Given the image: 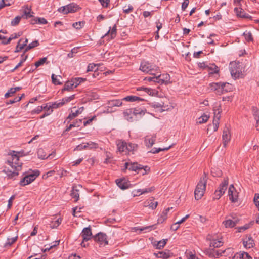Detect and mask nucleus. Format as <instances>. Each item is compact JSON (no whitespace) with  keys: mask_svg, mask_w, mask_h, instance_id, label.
<instances>
[{"mask_svg":"<svg viewBox=\"0 0 259 259\" xmlns=\"http://www.w3.org/2000/svg\"><path fill=\"white\" fill-rule=\"evenodd\" d=\"M7 163L11 169L5 167L2 172L6 174L8 179L15 180L22 169V162L20 161L18 155L15 154L12 155L11 160H8Z\"/></svg>","mask_w":259,"mask_h":259,"instance_id":"obj_1","label":"nucleus"},{"mask_svg":"<svg viewBox=\"0 0 259 259\" xmlns=\"http://www.w3.org/2000/svg\"><path fill=\"white\" fill-rule=\"evenodd\" d=\"M206 183L207 177L204 174L200 179L194 192L195 198L196 200L200 199L203 196L206 190Z\"/></svg>","mask_w":259,"mask_h":259,"instance_id":"obj_2","label":"nucleus"},{"mask_svg":"<svg viewBox=\"0 0 259 259\" xmlns=\"http://www.w3.org/2000/svg\"><path fill=\"white\" fill-rule=\"evenodd\" d=\"M40 175L38 170H35L32 171H28L27 174L19 182L20 185L24 186L30 184Z\"/></svg>","mask_w":259,"mask_h":259,"instance_id":"obj_3","label":"nucleus"},{"mask_svg":"<svg viewBox=\"0 0 259 259\" xmlns=\"http://www.w3.org/2000/svg\"><path fill=\"white\" fill-rule=\"evenodd\" d=\"M231 75L234 79L238 78L242 75V68L239 62H233L230 63Z\"/></svg>","mask_w":259,"mask_h":259,"instance_id":"obj_4","label":"nucleus"},{"mask_svg":"<svg viewBox=\"0 0 259 259\" xmlns=\"http://www.w3.org/2000/svg\"><path fill=\"white\" fill-rule=\"evenodd\" d=\"M239 192L234 187L233 184L229 186L228 190V196L229 197V200L232 203H237L238 201Z\"/></svg>","mask_w":259,"mask_h":259,"instance_id":"obj_5","label":"nucleus"},{"mask_svg":"<svg viewBox=\"0 0 259 259\" xmlns=\"http://www.w3.org/2000/svg\"><path fill=\"white\" fill-rule=\"evenodd\" d=\"M158 68L157 66L148 61H143L141 63L140 70L145 73H151V71H156Z\"/></svg>","mask_w":259,"mask_h":259,"instance_id":"obj_6","label":"nucleus"},{"mask_svg":"<svg viewBox=\"0 0 259 259\" xmlns=\"http://www.w3.org/2000/svg\"><path fill=\"white\" fill-rule=\"evenodd\" d=\"M227 190V180H224V181L220 184L218 189L215 190L213 199H219L225 193Z\"/></svg>","mask_w":259,"mask_h":259,"instance_id":"obj_7","label":"nucleus"},{"mask_svg":"<svg viewBox=\"0 0 259 259\" xmlns=\"http://www.w3.org/2000/svg\"><path fill=\"white\" fill-rule=\"evenodd\" d=\"M214 111V118L213 120V124L209 125L208 130L210 129L211 126H213V131H216L218 128L219 121L220 118V112L219 107L215 106L213 109Z\"/></svg>","mask_w":259,"mask_h":259,"instance_id":"obj_8","label":"nucleus"},{"mask_svg":"<svg viewBox=\"0 0 259 259\" xmlns=\"http://www.w3.org/2000/svg\"><path fill=\"white\" fill-rule=\"evenodd\" d=\"M94 240L97 242L100 246H105L108 244L107 236L106 234L102 232H99L94 236Z\"/></svg>","mask_w":259,"mask_h":259,"instance_id":"obj_9","label":"nucleus"},{"mask_svg":"<svg viewBox=\"0 0 259 259\" xmlns=\"http://www.w3.org/2000/svg\"><path fill=\"white\" fill-rule=\"evenodd\" d=\"M149 168L148 166H145L144 168L141 165L137 163H131L129 170L134 171H137L138 173L141 172L143 175L146 174L147 170H149Z\"/></svg>","mask_w":259,"mask_h":259,"instance_id":"obj_10","label":"nucleus"},{"mask_svg":"<svg viewBox=\"0 0 259 259\" xmlns=\"http://www.w3.org/2000/svg\"><path fill=\"white\" fill-rule=\"evenodd\" d=\"M98 145L97 143L92 141H90L89 142L82 143V144L77 146L74 149V150L80 151L86 148H89L91 149L94 148L96 149L98 148Z\"/></svg>","mask_w":259,"mask_h":259,"instance_id":"obj_11","label":"nucleus"},{"mask_svg":"<svg viewBox=\"0 0 259 259\" xmlns=\"http://www.w3.org/2000/svg\"><path fill=\"white\" fill-rule=\"evenodd\" d=\"M210 87L211 90L215 91L216 93L221 95L224 92V88L226 85V83L218 82L212 83L210 84Z\"/></svg>","mask_w":259,"mask_h":259,"instance_id":"obj_12","label":"nucleus"},{"mask_svg":"<svg viewBox=\"0 0 259 259\" xmlns=\"http://www.w3.org/2000/svg\"><path fill=\"white\" fill-rule=\"evenodd\" d=\"M83 110V107H81L78 109H76V107H73L71 110V113L68 116L66 119V121L69 120L68 122H69L72 119L77 117L80 114L82 113Z\"/></svg>","mask_w":259,"mask_h":259,"instance_id":"obj_13","label":"nucleus"},{"mask_svg":"<svg viewBox=\"0 0 259 259\" xmlns=\"http://www.w3.org/2000/svg\"><path fill=\"white\" fill-rule=\"evenodd\" d=\"M81 236L83 241H88L90 240L93 236L92 235V230L90 226L85 227L83 229L81 233Z\"/></svg>","mask_w":259,"mask_h":259,"instance_id":"obj_14","label":"nucleus"},{"mask_svg":"<svg viewBox=\"0 0 259 259\" xmlns=\"http://www.w3.org/2000/svg\"><path fill=\"white\" fill-rule=\"evenodd\" d=\"M135 112L133 111V109H127L123 112V115L125 119L128 121L132 122L135 118Z\"/></svg>","mask_w":259,"mask_h":259,"instance_id":"obj_15","label":"nucleus"},{"mask_svg":"<svg viewBox=\"0 0 259 259\" xmlns=\"http://www.w3.org/2000/svg\"><path fill=\"white\" fill-rule=\"evenodd\" d=\"M158 205V202L157 201H154V198L153 197H151L149 199H147L143 203V206L145 207H148L149 208L151 209H155Z\"/></svg>","mask_w":259,"mask_h":259,"instance_id":"obj_16","label":"nucleus"},{"mask_svg":"<svg viewBox=\"0 0 259 259\" xmlns=\"http://www.w3.org/2000/svg\"><path fill=\"white\" fill-rule=\"evenodd\" d=\"M234 11L238 17L245 19H251V16L246 13L245 11L241 8H234Z\"/></svg>","mask_w":259,"mask_h":259,"instance_id":"obj_17","label":"nucleus"},{"mask_svg":"<svg viewBox=\"0 0 259 259\" xmlns=\"http://www.w3.org/2000/svg\"><path fill=\"white\" fill-rule=\"evenodd\" d=\"M38 157L41 159H52L55 157V153L54 152L49 154L47 156L46 154H44V149L40 148L37 151Z\"/></svg>","mask_w":259,"mask_h":259,"instance_id":"obj_18","label":"nucleus"},{"mask_svg":"<svg viewBox=\"0 0 259 259\" xmlns=\"http://www.w3.org/2000/svg\"><path fill=\"white\" fill-rule=\"evenodd\" d=\"M81 186L80 185L78 186H74L72 187V192L71 193V196L72 198L75 199V201L76 202L78 201L79 198V188H81Z\"/></svg>","mask_w":259,"mask_h":259,"instance_id":"obj_19","label":"nucleus"},{"mask_svg":"<svg viewBox=\"0 0 259 259\" xmlns=\"http://www.w3.org/2000/svg\"><path fill=\"white\" fill-rule=\"evenodd\" d=\"M156 136L153 135L151 137L146 136L145 138V144L148 147H151L154 144L156 140Z\"/></svg>","mask_w":259,"mask_h":259,"instance_id":"obj_20","label":"nucleus"},{"mask_svg":"<svg viewBox=\"0 0 259 259\" xmlns=\"http://www.w3.org/2000/svg\"><path fill=\"white\" fill-rule=\"evenodd\" d=\"M243 246L246 249L252 248L254 245V240L251 237L244 239L243 241Z\"/></svg>","mask_w":259,"mask_h":259,"instance_id":"obj_21","label":"nucleus"},{"mask_svg":"<svg viewBox=\"0 0 259 259\" xmlns=\"http://www.w3.org/2000/svg\"><path fill=\"white\" fill-rule=\"evenodd\" d=\"M154 254L157 258H162L166 259L171 256L172 254L169 250H165L162 251H159L158 253H155Z\"/></svg>","mask_w":259,"mask_h":259,"instance_id":"obj_22","label":"nucleus"},{"mask_svg":"<svg viewBox=\"0 0 259 259\" xmlns=\"http://www.w3.org/2000/svg\"><path fill=\"white\" fill-rule=\"evenodd\" d=\"M116 183L121 189L124 190L128 188V183L125 179H117Z\"/></svg>","mask_w":259,"mask_h":259,"instance_id":"obj_23","label":"nucleus"},{"mask_svg":"<svg viewBox=\"0 0 259 259\" xmlns=\"http://www.w3.org/2000/svg\"><path fill=\"white\" fill-rule=\"evenodd\" d=\"M116 145L118 151L120 152L126 151V142L122 140L116 141Z\"/></svg>","mask_w":259,"mask_h":259,"instance_id":"obj_24","label":"nucleus"},{"mask_svg":"<svg viewBox=\"0 0 259 259\" xmlns=\"http://www.w3.org/2000/svg\"><path fill=\"white\" fill-rule=\"evenodd\" d=\"M172 207H168L164 210L160 214V217L158 219V223H162L165 221L167 218L168 212L172 209Z\"/></svg>","mask_w":259,"mask_h":259,"instance_id":"obj_25","label":"nucleus"},{"mask_svg":"<svg viewBox=\"0 0 259 259\" xmlns=\"http://www.w3.org/2000/svg\"><path fill=\"white\" fill-rule=\"evenodd\" d=\"M170 76L168 74L158 75V81H159V83H167L170 81Z\"/></svg>","mask_w":259,"mask_h":259,"instance_id":"obj_26","label":"nucleus"},{"mask_svg":"<svg viewBox=\"0 0 259 259\" xmlns=\"http://www.w3.org/2000/svg\"><path fill=\"white\" fill-rule=\"evenodd\" d=\"M116 33H117V28H116V25L115 24L112 28H111V27H110L109 30L105 34L104 37H105L108 35H110L111 36V38L113 39L116 37Z\"/></svg>","mask_w":259,"mask_h":259,"instance_id":"obj_27","label":"nucleus"},{"mask_svg":"<svg viewBox=\"0 0 259 259\" xmlns=\"http://www.w3.org/2000/svg\"><path fill=\"white\" fill-rule=\"evenodd\" d=\"M122 100L131 102L144 100V99L136 96H127L123 98Z\"/></svg>","mask_w":259,"mask_h":259,"instance_id":"obj_28","label":"nucleus"},{"mask_svg":"<svg viewBox=\"0 0 259 259\" xmlns=\"http://www.w3.org/2000/svg\"><path fill=\"white\" fill-rule=\"evenodd\" d=\"M109 107H119L122 105V102L120 100H112L108 102Z\"/></svg>","mask_w":259,"mask_h":259,"instance_id":"obj_29","label":"nucleus"},{"mask_svg":"<svg viewBox=\"0 0 259 259\" xmlns=\"http://www.w3.org/2000/svg\"><path fill=\"white\" fill-rule=\"evenodd\" d=\"M47 21L44 18L36 17L31 20V23L32 24H46L47 23Z\"/></svg>","mask_w":259,"mask_h":259,"instance_id":"obj_30","label":"nucleus"},{"mask_svg":"<svg viewBox=\"0 0 259 259\" xmlns=\"http://www.w3.org/2000/svg\"><path fill=\"white\" fill-rule=\"evenodd\" d=\"M82 124V119H78L74 122L73 123L70 124L66 129V131L68 132L70 131L72 127H79L81 126Z\"/></svg>","mask_w":259,"mask_h":259,"instance_id":"obj_31","label":"nucleus"},{"mask_svg":"<svg viewBox=\"0 0 259 259\" xmlns=\"http://www.w3.org/2000/svg\"><path fill=\"white\" fill-rule=\"evenodd\" d=\"M207 69L209 72V74L218 73L219 71L218 67L214 64H211L210 66H208Z\"/></svg>","mask_w":259,"mask_h":259,"instance_id":"obj_32","label":"nucleus"},{"mask_svg":"<svg viewBox=\"0 0 259 259\" xmlns=\"http://www.w3.org/2000/svg\"><path fill=\"white\" fill-rule=\"evenodd\" d=\"M22 33L21 32H19L18 33H14L12 34L10 37L7 39L6 41H3L2 43L4 45L8 44L10 42V41L14 39L18 38V37L21 35Z\"/></svg>","mask_w":259,"mask_h":259,"instance_id":"obj_33","label":"nucleus"},{"mask_svg":"<svg viewBox=\"0 0 259 259\" xmlns=\"http://www.w3.org/2000/svg\"><path fill=\"white\" fill-rule=\"evenodd\" d=\"M252 110L254 118L256 121V128L259 130V110L255 107H253Z\"/></svg>","mask_w":259,"mask_h":259,"instance_id":"obj_34","label":"nucleus"},{"mask_svg":"<svg viewBox=\"0 0 259 259\" xmlns=\"http://www.w3.org/2000/svg\"><path fill=\"white\" fill-rule=\"evenodd\" d=\"M74 88H75V87L74 85V82L72 79H71V80L68 81L65 83L63 90L70 91L71 89H72Z\"/></svg>","mask_w":259,"mask_h":259,"instance_id":"obj_35","label":"nucleus"},{"mask_svg":"<svg viewBox=\"0 0 259 259\" xmlns=\"http://www.w3.org/2000/svg\"><path fill=\"white\" fill-rule=\"evenodd\" d=\"M67 8L68 9V12L74 13L75 12L78 8V6L75 4L72 3L67 5Z\"/></svg>","mask_w":259,"mask_h":259,"instance_id":"obj_36","label":"nucleus"},{"mask_svg":"<svg viewBox=\"0 0 259 259\" xmlns=\"http://www.w3.org/2000/svg\"><path fill=\"white\" fill-rule=\"evenodd\" d=\"M138 147V145L136 144L135 143H126V151L128 152H133L134 151L136 150Z\"/></svg>","mask_w":259,"mask_h":259,"instance_id":"obj_37","label":"nucleus"},{"mask_svg":"<svg viewBox=\"0 0 259 259\" xmlns=\"http://www.w3.org/2000/svg\"><path fill=\"white\" fill-rule=\"evenodd\" d=\"M170 147H171V146H169L168 147H165V148H154L151 151H149L148 153H153V154H156V153H159L160 151H167Z\"/></svg>","mask_w":259,"mask_h":259,"instance_id":"obj_38","label":"nucleus"},{"mask_svg":"<svg viewBox=\"0 0 259 259\" xmlns=\"http://www.w3.org/2000/svg\"><path fill=\"white\" fill-rule=\"evenodd\" d=\"M62 222V219L60 218L57 219L55 220H53L50 224V227L52 228H57Z\"/></svg>","mask_w":259,"mask_h":259,"instance_id":"obj_39","label":"nucleus"},{"mask_svg":"<svg viewBox=\"0 0 259 259\" xmlns=\"http://www.w3.org/2000/svg\"><path fill=\"white\" fill-rule=\"evenodd\" d=\"M223 245V242L221 241L213 239L210 243V246L214 248L219 247Z\"/></svg>","mask_w":259,"mask_h":259,"instance_id":"obj_40","label":"nucleus"},{"mask_svg":"<svg viewBox=\"0 0 259 259\" xmlns=\"http://www.w3.org/2000/svg\"><path fill=\"white\" fill-rule=\"evenodd\" d=\"M167 241V239H162L158 242H157L156 244H155V245L156 246L157 249H160L162 248L166 244Z\"/></svg>","mask_w":259,"mask_h":259,"instance_id":"obj_41","label":"nucleus"},{"mask_svg":"<svg viewBox=\"0 0 259 259\" xmlns=\"http://www.w3.org/2000/svg\"><path fill=\"white\" fill-rule=\"evenodd\" d=\"M154 189H155V188L154 187H151L149 188L135 190L134 192H141V194H145V193H148V192H151L153 191V190H154Z\"/></svg>","mask_w":259,"mask_h":259,"instance_id":"obj_42","label":"nucleus"},{"mask_svg":"<svg viewBox=\"0 0 259 259\" xmlns=\"http://www.w3.org/2000/svg\"><path fill=\"white\" fill-rule=\"evenodd\" d=\"M39 44L38 40H35L29 44V45L25 48L24 53L35 47L38 46Z\"/></svg>","mask_w":259,"mask_h":259,"instance_id":"obj_43","label":"nucleus"},{"mask_svg":"<svg viewBox=\"0 0 259 259\" xmlns=\"http://www.w3.org/2000/svg\"><path fill=\"white\" fill-rule=\"evenodd\" d=\"M209 116L203 114L200 117H199L198 119L197 123L199 124H202L205 123L209 119Z\"/></svg>","mask_w":259,"mask_h":259,"instance_id":"obj_44","label":"nucleus"},{"mask_svg":"<svg viewBox=\"0 0 259 259\" xmlns=\"http://www.w3.org/2000/svg\"><path fill=\"white\" fill-rule=\"evenodd\" d=\"M31 9L27 7L23 12V14L21 16L22 17H25L26 19L32 17L30 14Z\"/></svg>","mask_w":259,"mask_h":259,"instance_id":"obj_45","label":"nucleus"},{"mask_svg":"<svg viewBox=\"0 0 259 259\" xmlns=\"http://www.w3.org/2000/svg\"><path fill=\"white\" fill-rule=\"evenodd\" d=\"M63 105L64 102L61 100L52 103L51 105H50V107H52V108H57L62 106Z\"/></svg>","mask_w":259,"mask_h":259,"instance_id":"obj_46","label":"nucleus"},{"mask_svg":"<svg viewBox=\"0 0 259 259\" xmlns=\"http://www.w3.org/2000/svg\"><path fill=\"white\" fill-rule=\"evenodd\" d=\"M61 78V76H57L54 74H52L51 76L52 81V83L55 85L61 84V83L59 81V79H58V77Z\"/></svg>","mask_w":259,"mask_h":259,"instance_id":"obj_47","label":"nucleus"},{"mask_svg":"<svg viewBox=\"0 0 259 259\" xmlns=\"http://www.w3.org/2000/svg\"><path fill=\"white\" fill-rule=\"evenodd\" d=\"M243 35L246 41H251L253 40L252 35L250 32L245 31L243 33Z\"/></svg>","mask_w":259,"mask_h":259,"instance_id":"obj_48","label":"nucleus"},{"mask_svg":"<svg viewBox=\"0 0 259 259\" xmlns=\"http://www.w3.org/2000/svg\"><path fill=\"white\" fill-rule=\"evenodd\" d=\"M47 57H43L42 58H40L38 61L36 62L35 63V66L36 68H37L39 67L40 66H41L44 64L46 62H47Z\"/></svg>","mask_w":259,"mask_h":259,"instance_id":"obj_49","label":"nucleus"},{"mask_svg":"<svg viewBox=\"0 0 259 259\" xmlns=\"http://www.w3.org/2000/svg\"><path fill=\"white\" fill-rule=\"evenodd\" d=\"M72 80L74 82V85L76 87H77L81 82L85 81L86 79L80 78V77H77L72 79Z\"/></svg>","mask_w":259,"mask_h":259,"instance_id":"obj_50","label":"nucleus"},{"mask_svg":"<svg viewBox=\"0 0 259 259\" xmlns=\"http://www.w3.org/2000/svg\"><path fill=\"white\" fill-rule=\"evenodd\" d=\"M84 25V22L83 21H79L75 23H74L72 24V26L74 28L76 29H79L81 28Z\"/></svg>","mask_w":259,"mask_h":259,"instance_id":"obj_51","label":"nucleus"},{"mask_svg":"<svg viewBox=\"0 0 259 259\" xmlns=\"http://www.w3.org/2000/svg\"><path fill=\"white\" fill-rule=\"evenodd\" d=\"M22 17L21 16H16L14 19H13L11 22V24L12 26H16L20 22Z\"/></svg>","mask_w":259,"mask_h":259,"instance_id":"obj_52","label":"nucleus"},{"mask_svg":"<svg viewBox=\"0 0 259 259\" xmlns=\"http://www.w3.org/2000/svg\"><path fill=\"white\" fill-rule=\"evenodd\" d=\"M238 222V220L237 219L234 218V220H231L230 219H228V226L230 227H234Z\"/></svg>","mask_w":259,"mask_h":259,"instance_id":"obj_53","label":"nucleus"},{"mask_svg":"<svg viewBox=\"0 0 259 259\" xmlns=\"http://www.w3.org/2000/svg\"><path fill=\"white\" fill-rule=\"evenodd\" d=\"M144 80L149 82L153 81L155 82L159 83V81H158V75L157 76L146 77L145 78Z\"/></svg>","mask_w":259,"mask_h":259,"instance_id":"obj_54","label":"nucleus"},{"mask_svg":"<svg viewBox=\"0 0 259 259\" xmlns=\"http://www.w3.org/2000/svg\"><path fill=\"white\" fill-rule=\"evenodd\" d=\"M98 64H89L88 67L87 71H96L97 70V68H96L97 66H98Z\"/></svg>","mask_w":259,"mask_h":259,"instance_id":"obj_55","label":"nucleus"},{"mask_svg":"<svg viewBox=\"0 0 259 259\" xmlns=\"http://www.w3.org/2000/svg\"><path fill=\"white\" fill-rule=\"evenodd\" d=\"M21 40H22L21 39H20L19 42H18L17 46H16V50H15L16 52H20L25 47V44H21Z\"/></svg>","mask_w":259,"mask_h":259,"instance_id":"obj_56","label":"nucleus"},{"mask_svg":"<svg viewBox=\"0 0 259 259\" xmlns=\"http://www.w3.org/2000/svg\"><path fill=\"white\" fill-rule=\"evenodd\" d=\"M46 107H47V105H46L45 106H38L36 108H35L33 112L35 113L39 114L40 113L43 109H46Z\"/></svg>","mask_w":259,"mask_h":259,"instance_id":"obj_57","label":"nucleus"},{"mask_svg":"<svg viewBox=\"0 0 259 259\" xmlns=\"http://www.w3.org/2000/svg\"><path fill=\"white\" fill-rule=\"evenodd\" d=\"M58 11L60 13L63 14H68V9L67 8V5L60 7L58 9Z\"/></svg>","mask_w":259,"mask_h":259,"instance_id":"obj_58","label":"nucleus"},{"mask_svg":"<svg viewBox=\"0 0 259 259\" xmlns=\"http://www.w3.org/2000/svg\"><path fill=\"white\" fill-rule=\"evenodd\" d=\"M250 225H251V224H246L245 225H244L243 226L238 227V231L239 232H243V231H245V230H247L248 228H249L250 227Z\"/></svg>","mask_w":259,"mask_h":259,"instance_id":"obj_59","label":"nucleus"},{"mask_svg":"<svg viewBox=\"0 0 259 259\" xmlns=\"http://www.w3.org/2000/svg\"><path fill=\"white\" fill-rule=\"evenodd\" d=\"M15 90L13 88H11L5 94V98H8L9 97L12 96L14 93H15Z\"/></svg>","mask_w":259,"mask_h":259,"instance_id":"obj_60","label":"nucleus"},{"mask_svg":"<svg viewBox=\"0 0 259 259\" xmlns=\"http://www.w3.org/2000/svg\"><path fill=\"white\" fill-rule=\"evenodd\" d=\"M142 90L144 91L146 93L150 95H152L153 93V90L150 88L141 87L137 89V90L138 91Z\"/></svg>","mask_w":259,"mask_h":259,"instance_id":"obj_61","label":"nucleus"},{"mask_svg":"<svg viewBox=\"0 0 259 259\" xmlns=\"http://www.w3.org/2000/svg\"><path fill=\"white\" fill-rule=\"evenodd\" d=\"M133 10V7L131 5H128L127 7L125 6L123 7V12L126 13L128 14L130 12H132Z\"/></svg>","mask_w":259,"mask_h":259,"instance_id":"obj_62","label":"nucleus"},{"mask_svg":"<svg viewBox=\"0 0 259 259\" xmlns=\"http://www.w3.org/2000/svg\"><path fill=\"white\" fill-rule=\"evenodd\" d=\"M135 113V115L136 117L137 115H144L145 114V112L144 110L141 109H133Z\"/></svg>","mask_w":259,"mask_h":259,"instance_id":"obj_63","label":"nucleus"},{"mask_svg":"<svg viewBox=\"0 0 259 259\" xmlns=\"http://www.w3.org/2000/svg\"><path fill=\"white\" fill-rule=\"evenodd\" d=\"M241 259H249L250 257L249 254L245 252H240Z\"/></svg>","mask_w":259,"mask_h":259,"instance_id":"obj_64","label":"nucleus"}]
</instances>
